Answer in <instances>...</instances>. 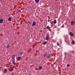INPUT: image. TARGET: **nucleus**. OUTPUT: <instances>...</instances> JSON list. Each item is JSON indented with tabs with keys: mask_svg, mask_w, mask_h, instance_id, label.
<instances>
[{
	"mask_svg": "<svg viewBox=\"0 0 75 75\" xmlns=\"http://www.w3.org/2000/svg\"><path fill=\"white\" fill-rule=\"evenodd\" d=\"M69 34L71 37H73L74 36V34L72 32H70L69 33Z\"/></svg>",
	"mask_w": 75,
	"mask_h": 75,
	"instance_id": "f257e3e1",
	"label": "nucleus"
},
{
	"mask_svg": "<svg viewBox=\"0 0 75 75\" xmlns=\"http://www.w3.org/2000/svg\"><path fill=\"white\" fill-rule=\"evenodd\" d=\"M9 71L10 72L13 71V68L12 67H10L9 68Z\"/></svg>",
	"mask_w": 75,
	"mask_h": 75,
	"instance_id": "f03ea898",
	"label": "nucleus"
},
{
	"mask_svg": "<svg viewBox=\"0 0 75 75\" xmlns=\"http://www.w3.org/2000/svg\"><path fill=\"white\" fill-rule=\"evenodd\" d=\"M74 24H75V22H74V21H72L71 22V25H74Z\"/></svg>",
	"mask_w": 75,
	"mask_h": 75,
	"instance_id": "7ed1b4c3",
	"label": "nucleus"
},
{
	"mask_svg": "<svg viewBox=\"0 0 75 75\" xmlns=\"http://www.w3.org/2000/svg\"><path fill=\"white\" fill-rule=\"evenodd\" d=\"M35 24H36V23H35V22H34L33 23L32 25H33V26H35Z\"/></svg>",
	"mask_w": 75,
	"mask_h": 75,
	"instance_id": "20e7f679",
	"label": "nucleus"
},
{
	"mask_svg": "<svg viewBox=\"0 0 75 75\" xmlns=\"http://www.w3.org/2000/svg\"><path fill=\"white\" fill-rule=\"evenodd\" d=\"M7 72V70L6 69H5L4 70V73H6Z\"/></svg>",
	"mask_w": 75,
	"mask_h": 75,
	"instance_id": "39448f33",
	"label": "nucleus"
},
{
	"mask_svg": "<svg viewBox=\"0 0 75 75\" xmlns=\"http://www.w3.org/2000/svg\"><path fill=\"white\" fill-rule=\"evenodd\" d=\"M3 21V19H1L0 20V23H2Z\"/></svg>",
	"mask_w": 75,
	"mask_h": 75,
	"instance_id": "423d86ee",
	"label": "nucleus"
},
{
	"mask_svg": "<svg viewBox=\"0 0 75 75\" xmlns=\"http://www.w3.org/2000/svg\"><path fill=\"white\" fill-rule=\"evenodd\" d=\"M21 57H18V61H20V59H21Z\"/></svg>",
	"mask_w": 75,
	"mask_h": 75,
	"instance_id": "0eeeda50",
	"label": "nucleus"
},
{
	"mask_svg": "<svg viewBox=\"0 0 75 75\" xmlns=\"http://www.w3.org/2000/svg\"><path fill=\"white\" fill-rule=\"evenodd\" d=\"M11 19H12V18L11 17H10L8 19V21H11Z\"/></svg>",
	"mask_w": 75,
	"mask_h": 75,
	"instance_id": "6e6552de",
	"label": "nucleus"
},
{
	"mask_svg": "<svg viewBox=\"0 0 75 75\" xmlns=\"http://www.w3.org/2000/svg\"><path fill=\"white\" fill-rule=\"evenodd\" d=\"M12 63L13 64H15V60H13L12 61Z\"/></svg>",
	"mask_w": 75,
	"mask_h": 75,
	"instance_id": "1a4fd4ad",
	"label": "nucleus"
},
{
	"mask_svg": "<svg viewBox=\"0 0 75 75\" xmlns=\"http://www.w3.org/2000/svg\"><path fill=\"white\" fill-rule=\"evenodd\" d=\"M54 24H56V23H57V20H55L54 21Z\"/></svg>",
	"mask_w": 75,
	"mask_h": 75,
	"instance_id": "9d476101",
	"label": "nucleus"
},
{
	"mask_svg": "<svg viewBox=\"0 0 75 75\" xmlns=\"http://www.w3.org/2000/svg\"><path fill=\"white\" fill-rule=\"evenodd\" d=\"M42 67L40 66L39 67V70H40V69H42Z\"/></svg>",
	"mask_w": 75,
	"mask_h": 75,
	"instance_id": "9b49d317",
	"label": "nucleus"
},
{
	"mask_svg": "<svg viewBox=\"0 0 75 75\" xmlns=\"http://www.w3.org/2000/svg\"><path fill=\"white\" fill-rule=\"evenodd\" d=\"M50 56H51V55L49 54L48 56H47V58H50V57H50Z\"/></svg>",
	"mask_w": 75,
	"mask_h": 75,
	"instance_id": "f8f14e48",
	"label": "nucleus"
},
{
	"mask_svg": "<svg viewBox=\"0 0 75 75\" xmlns=\"http://www.w3.org/2000/svg\"><path fill=\"white\" fill-rule=\"evenodd\" d=\"M46 40H49V37L47 36L46 38Z\"/></svg>",
	"mask_w": 75,
	"mask_h": 75,
	"instance_id": "ddd939ff",
	"label": "nucleus"
},
{
	"mask_svg": "<svg viewBox=\"0 0 75 75\" xmlns=\"http://www.w3.org/2000/svg\"><path fill=\"white\" fill-rule=\"evenodd\" d=\"M35 1L37 3H38L39 1V0H35Z\"/></svg>",
	"mask_w": 75,
	"mask_h": 75,
	"instance_id": "4468645a",
	"label": "nucleus"
},
{
	"mask_svg": "<svg viewBox=\"0 0 75 75\" xmlns=\"http://www.w3.org/2000/svg\"><path fill=\"white\" fill-rule=\"evenodd\" d=\"M47 44V42L45 41L43 43V45H45Z\"/></svg>",
	"mask_w": 75,
	"mask_h": 75,
	"instance_id": "2eb2a0df",
	"label": "nucleus"
},
{
	"mask_svg": "<svg viewBox=\"0 0 75 75\" xmlns=\"http://www.w3.org/2000/svg\"><path fill=\"white\" fill-rule=\"evenodd\" d=\"M72 43L73 44H75V41H74V40L72 41Z\"/></svg>",
	"mask_w": 75,
	"mask_h": 75,
	"instance_id": "dca6fc26",
	"label": "nucleus"
},
{
	"mask_svg": "<svg viewBox=\"0 0 75 75\" xmlns=\"http://www.w3.org/2000/svg\"><path fill=\"white\" fill-rule=\"evenodd\" d=\"M47 29H48V30H49V29H50V27H49V26H47Z\"/></svg>",
	"mask_w": 75,
	"mask_h": 75,
	"instance_id": "f3484780",
	"label": "nucleus"
},
{
	"mask_svg": "<svg viewBox=\"0 0 75 75\" xmlns=\"http://www.w3.org/2000/svg\"><path fill=\"white\" fill-rule=\"evenodd\" d=\"M23 54V53L22 52H20L19 53V55H21Z\"/></svg>",
	"mask_w": 75,
	"mask_h": 75,
	"instance_id": "a211bd4d",
	"label": "nucleus"
},
{
	"mask_svg": "<svg viewBox=\"0 0 75 75\" xmlns=\"http://www.w3.org/2000/svg\"><path fill=\"white\" fill-rule=\"evenodd\" d=\"M67 67H70V65L69 64H67Z\"/></svg>",
	"mask_w": 75,
	"mask_h": 75,
	"instance_id": "6ab92c4d",
	"label": "nucleus"
},
{
	"mask_svg": "<svg viewBox=\"0 0 75 75\" xmlns=\"http://www.w3.org/2000/svg\"><path fill=\"white\" fill-rule=\"evenodd\" d=\"M57 45L58 46H59V43L58 42H57Z\"/></svg>",
	"mask_w": 75,
	"mask_h": 75,
	"instance_id": "aec40b11",
	"label": "nucleus"
},
{
	"mask_svg": "<svg viewBox=\"0 0 75 75\" xmlns=\"http://www.w3.org/2000/svg\"><path fill=\"white\" fill-rule=\"evenodd\" d=\"M28 23H29V24H30V25L31 24V22L30 21H29Z\"/></svg>",
	"mask_w": 75,
	"mask_h": 75,
	"instance_id": "412c9836",
	"label": "nucleus"
},
{
	"mask_svg": "<svg viewBox=\"0 0 75 75\" xmlns=\"http://www.w3.org/2000/svg\"><path fill=\"white\" fill-rule=\"evenodd\" d=\"M67 53L66 52L64 53V55H65L66 56L67 55Z\"/></svg>",
	"mask_w": 75,
	"mask_h": 75,
	"instance_id": "4be33fe9",
	"label": "nucleus"
},
{
	"mask_svg": "<svg viewBox=\"0 0 75 75\" xmlns=\"http://www.w3.org/2000/svg\"><path fill=\"white\" fill-rule=\"evenodd\" d=\"M9 46H10V45H8V46L7 47V48H8V47H9Z\"/></svg>",
	"mask_w": 75,
	"mask_h": 75,
	"instance_id": "5701e85b",
	"label": "nucleus"
},
{
	"mask_svg": "<svg viewBox=\"0 0 75 75\" xmlns=\"http://www.w3.org/2000/svg\"><path fill=\"white\" fill-rule=\"evenodd\" d=\"M45 56H46V54H45L44 55L45 57Z\"/></svg>",
	"mask_w": 75,
	"mask_h": 75,
	"instance_id": "b1692460",
	"label": "nucleus"
},
{
	"mask_svg": "<svg viewBox=\"0 0 75 75\" xmlns=\"http://www.w3.org/2000/svg\"><path fill=\"white\" fill-rule=\"evenodd\" d=\"M56 1H57V0H56Z\"/></svg>",
	"mask_w": 75,
	"mask_h": 75,
	"instance_id": "393cba45",
	"label": "nucleus"
},
{
	"mask_svg": "<svg viewBox=\"0 0 75 75\" xmlns=\"http://www.w3.org/2000/svg\"><path fill=\"white\" fill-rule=\"evenodd\" d=\"M13 59H14V58H13Z\"/></svg>",
	"mask_w": 75,
	"mask_h": 75,
	"instance_id": "a878e982",
	"label": "nucleus"
}]
</instances>
